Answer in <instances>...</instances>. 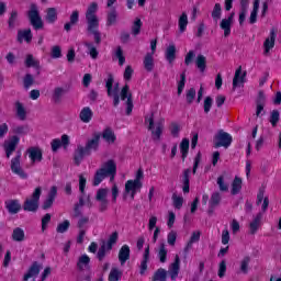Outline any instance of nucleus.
Returning a JSON list of instances; mask_svg holds the SVG:
<instances>
[{"mask_svg":"<svg viewBox=\"0 0 281 281\" xmlns=\"http://www.w3.org/2000/svg\"><path fill=\"white\" fill-rule=\"evenodd\" d=\"M26 153L29 154V158L31 159L32 164H40V161H43V149H41V147H29Z\"/></svg>","mask_w":281,"mask_h":281,"instance_id":"obj_14","label":"nucleus"},{"mask_svg":"<svg viewBox=\"0 0 281 281\" xmlns=\"http://www.w3.org/2000/svg\"><path fill=\"white\" fill-rule=\"evenodd\" d=\"M181 269V259L179 258V255L175 256V261L169 266V276L171 280H177L179 277V270Z\"/></svg>","mask_w":281,"mask_h":281,"instance_id":"obj_19","label":"nucleus"},{"mask_svg":"<svg viewBox=\"0 0 281 281\" xmlns=\"http://www.w3.org/2000/svg\"><path fill=\"white\" fill-rule=\"evenodd\" d=\"M25 41L26 43H32V30L26 29L23 31L18 32V42L23 43Z\"/></svg>","mask_w":281,"mask_h":281,"instance_id":"obj_32","label":"nucleus"},{"mask_svg":"<svg viewBox=\"0 0 281 281\" xmlns=\"http://www.w3.org/2000/svg\"><path fill=\"white\" fill-rule=\"evenodd\" d=\"M27 16L34 30H43V18H41L38 5H36L35 3H31Z\"/></svg>","mask_w":281,"mask_h":281,"instance_id":"obj_5","label":"nucleus"},{"mask_svg":"<svg viewBox=\"0 0 281 281\" xmlns=\"http://www.w3.org/2000/svg\"><path fill=\"white\" fill-rule=\"evenodd\" d=\"M145 124H148V131L151 132V137L154 142H159L161 139V133H164V120L156 123L155 127V113H150V115L145 116Z\"/></svg>","mask_w":281,"mask_h":281,"instance_id":"obj_4","label":"nucleus"},{"mask_svg":"<svg viewBox=\"0 0 281 281\" xmlns=\"http://www.w3.org/2000/svg\"><path fill=\"white\" fill-rule=\"evenodd\" d=\"M12 240L15 243H23V240H25V231L21 227L14 228L12 233Z\"/></svg>","mask_w":281,"mask_h":281,"instance_id":"obj_38","label":"nucleus"},{"mask_svg":"<svg viewBox=\"0 0 281 281\" xmlns=\"http://www.w3.org/2000/svg\"><path fill=\"white\" fill-rule=\"evenodd\" d=\"M249 262H251L250 257H244V259L240 261V272L244 274L249 273Z\"/></svg>","mask_w":281,"mask_h":281,"instance_id":"obj_51","label":"nucleus"},{"mask_svg":"<svg viewBox=\"0 0 281 281\" xmlns=\"http://www.w3.org/2000/svg\"><path fill=\"white\" fill-rule=\"evenodd\" d=\"M240 190H243V179L238 176L235 177V179L232 182V191L231 193L233 195L239 194Z\"/></svg>","mask_w":281,"mask_h":281,"instance_id":"obj_36","label":"nucleus"},{"mask_svg":"<svg viewBox=\"0 0 281 281\" xmlns=\"http://www.w3.org/2000/svg\"><path fill=\"white\" fill-rule=\"evenodd\" d=\"M102 137L101 133H94L92 138H89L86 143V148L88 149L89 154L91 155V150H98L100 148V138Z\"/></svg>","mask_w":281,"mask_h":281,"instance_id":"obj_16","label":"nucleus"},{"mask_svg":"<svg viewBox=\"0 0 281 281\" xmlns=\"http://www.w3.org/2000/svg\"><path fill=\"white\" fill-rule=\"evenodd\" d=\"M266 102H267V98L265 97V92L260 91L257 99V110H256L257 117H260V114L262 113V111H265Z\"/></svg>","mask_w":281,"mask_h":281,"instance_id":"obj_28","label":"nucleus"},{"mask_svg":"<svg viewBox=\"0 0 281 281\" xmlns=\"http://www.w3.org/2000/svg\"><path fill=\"white\" fill-rule=\"evenodd\" d=\"M180 33L183 34L186 32V29L188 27V14L183 12L178 21Z\"/></svg>","mask_w":281,"mask_h":281,"instance_id":"obj_46","label":"nucleus"},{"mask_svg":"<svg viewBox=\"0 0 281 281\" xmlns=\"http://www.w3.org/2000/svg\"><path fill=\"white\" fill-rule=\"evenodd\" d=\"M148 260H150V246H147L145 248L143 261L140 263V276H144V273H146V269H148Z\"/></svg>","mask_w":281,"mask_h":281,"instance_id":"obj_30","label":"nucleus"},{"mask_svg":"<svg viewBox=\"0 0 281 281\" xmlns=\"http://www.w3.org/2000/svg\"><path fill=\"white\" fill-rule=\"evenodd\" d=\"M246 77L247 72H243V67L239 66L238 69L235 71V76L233 78V91H236V88L240 87V85H245Z\"/></svg>","mask_w":281,"mask_h":281,"instance_id":"obj_17","label":"nucleus"},{"mask_svg":"<svg viewBox=\"0 0 281 281\" xmlns=\"http://www.w3.org/2000/svg\"><path fill=\"white\" fill-rule=\"evenodd\" d=\"M15 116L21 122H25L27 120V111L25 110V106L20 101L15 102Z\"/></svg>","mask_w":281,"mask_h":281,"instance_id":"obj_23","label":"nucleus"},{"mask_svg":"<svg viewBox=\"0 0 281 281\" xmlns=\"http://www.w3.org/2000/svg\"><path fill=\"white\" fill-rule=\"evenodd\" d=\"M139 32H142V20L136 18L132 25V34L133 36H137L139 35Z\"/></svg>","mask_w":281,"mask_h":281,"instance_id":"obj_50","label":"nucleus"},{"mask_svg":"<svg viewBox=\"0 0 281 281\" xmlns=\"http://www.w3.org/2000/svg\"><path fill=\"white\" fill-rule=\"evenodd\" d=\"M190 150V139L183 138L180 143V151L182 155V161H186V157H188V153Z\"/></svg>","mask_w":281,"mask_h":281,"instance_id":"obj_40","label":"nucleus"},{"mask_svg":"<svg viewBox=\"0 0 281 281\" xmlns=\"http://www.w3.org/2000/svg\"><path fill=\"white\" fill-rule=\"evenodd\" d=\"M98 3L92 2L86 11L87 32L94 37L95 45L102 43V33H100V18H98Z\"/></svg>","mask_w":281,"mask_h":281,"instance_id":"obj_1","label":"nucleus"},{"mask_svg":"<svg viewBox=\"0 0 281 281\" xmlns=\"http://www.w3.org/2000/svg\"><path fill=\"white\" fill-rule=\"evenodd\" d=\"M222 12H223V9L221 7V3H215L212 11V19L215 21V23H218Z\"/></svg>","mask_w":281,"mask_h":281,"instance_id":"obj_47","label":"nucleus"},{"mask_svg":"<svg viewBox=\"0 0 281 281\" xmlns=\"http://www.w3.org/2000/svg\"><path fill=\"white\" fill-rule=\"evenodd\" d=\"M169 131H170L172 137H179V133L181 132V126H179L178 123H171Z\"/></svg>","mask_w":281,"mask_h":281,"instance_id":"obj_61","label":"nucleus"},{"mask_svg":"<svg viewBox=\"0 0 281 281\" xmlns=\"http://www.w3.org/2000/svg\"><path fill=\"white\" fill-rule=\"evenodd\" d=\"M262 221V213H258L249 224V234L254 236L258 229H260V223Z\"/></svg>","mask_w":281,"mask_h":281,"instance_id":"obj_22","label":"nucleus"},{"mask_svg":"<svg viewBox=\"0 0 281 281\" xmlns=\"http://www.w3.org/2000/svg\"><path fill=\"white\" fill-rule=\"evenodd\" d=\"M190 172H192V170L186 169L182 173V191L184 192V194H188L190 192Z\"/></svg>","mask_w":281,"mask_h":281,"instance_id":"obj_31","label":"nucleus"},{"mask_svg":"<svg viewBox=\"0 0 281 281\" xmlns=\"http://www.w3.org/2000/svg\"><path fill=\"white\" fill-rule=\"evenodd\" d=\"M65 93H67V90L63 87H56L53 90V102H55V104L60 103V101L63 100V95H65Z\"/></svg>","mask_w":281,"mask_h":281,"instance_id":"obj_33","label":"nucleus"},{"mask_svg":"<svg viewBox=\"0 0 281 281\" xmlns=\"http://www.w3.org/2000/svg\"><path fill=\"white\" fill-rule=\"evenodd\" d=\"M212 104H214V100L212 99V97H206L204 99V105H203V109H204V113H210V111L212 110Z\"/></svg>","mask_w":281,"mask_h":281,"instance_id":"obj_62","label":"nucleus"},{"mask_svg":"<svg viewBox=\"0 0 281 281\" xmlns=\"http://www.w3.org/2000/svg\"><path fill=\"white\" fill-rule=\"evenodd\" d=\"M25 65H26V67H35L36 69H38V67H40L38 60L34 59V56H32V55L26 56Z\"/></svg>","mask_w":281,"mask_h":281,"instance_id":"obj_57","label":"nucleus"},{"mask_svg":"<svg viewBox=\"0 0 281 281\" xmlns=\"http://www.w3.org/2000/svg\"><path fill=\"white\" fill-rule=\"evenodd\" d=\"M89 155L91 154L87 147L82 145H77V148L74 153V162L76 164V166H78L79 164H82L85 157H89Z\"/></svg>","mask_w":281,"mask_h":281,"instance_id":"obj_12","label":"nucleus"},{"mask_svg":"<svg viewBox=\"0 0 281 281\" xmlns=\"http://www.w3.org/2000/svg\"><path fill=\"white\" fill-rule=\"evenodd\" d=\"M122 279V271L117 268H112L109 274V281H119Z\"/></svg>","mask_w":281,"mask_h":281,"instance_id":"obj_49","label":"nucleus"},{"mask_svg":"<svg viewBox=\"0 0 281 281\" xmlns=\"http://www.w3.org/2000/svg\"><path fill=\"white\" fill-rule=\"evenodd\" d=\"M221 204V193L213 192L210 200L211 207H217Z\"/></svg>","mask_w":281,"mask_h":281,"instance_id":"obj_52","label":"nucleus"},{"mask_svg":"<svg viewBox=\"0 0 281 281\" xmlns=\"http://www.w3.org/2000/svg\"><path fill=\"white\" fill-rule=\"evenodd\" d=\"M23 85L24 89H30V87L34 85V76H32V74H26L23 78Z\"/></svg>","mask_w":281,"mask_h":281,"instance_id":"obj_59","label":"nucleus"},{"mask_svg":"<svg viewBox=\"0 0 281 281\" xmlns=\"http://www.w3.org/2000/svg\"><path fill=\"white\" fill-rule=\"evenodd\" d=\"M113 75L108 76V80L105 82V87L108 89L109 98H113V106H117L120 104V97H117V90L113 89Z\"/></svg>","mask_w":281,"mask_h":281,"instance_id":"obj_11","label":"nucleus"},{"mask_svg":"<svg viewBox=\"0 0 281 281\" xmlns=\"http://www.w3.org/2000/svg\"><path fill=\"white\" fill-rule=\"evenodd\" d=\"M19 142H21L19 136H11L9 139L4 140L3 148L7 155V159L12 157V154L14 150H16V146H19Z\"/></svg>","mask_w":281,"mask_h":281,"instance_id":"obj_10","label":"nucleus"},{"mask_svg":"<svg viewBox=\"0 0 281 281\" xmlns=\"http://www.w3.org/2000/svg\"><path fill=\"white\" fill-rule=\"evenodd\" d=\"M186 88V72L180 75V81L178 82V95L183 93V89Z\"/></svg>","mask_w":281,"mask_h":281,"instance_id":"obj_63","label":"nucleus"},{"mask_svg":"<svg viewBox=\"0 0 281 281\" xmlns=\"http://www.w3.org/2000/svg\"><path fill=\"white\" fill-rule=\"evenodd\" d=\"M117 238H119L117 232L112 233V235L108 239V243H105V245L108 246V251H111V249H113V245L117 243Z\"/></svg>","mask_w":281,"mask_h":281,"instance_id":"obj_54","label":"nucleus"},{"mask_svg":"<svg viewBox=\"0 0 281 281\" xmlns=\"http://www.w3.org/2000/svg\"><path fill=\"white\" fill-rule=\"evenodd\" d=\"M106 249H109L108 246H106V241H103L102 245H101V247L99 248L98 254H97V258H98L100 261L104 260V258H105V256H106Z\"/></svg>","mask_w":281,"mask_h":281,"instance_id":"obj_56","label":"nucleus"},{"mask_svg":"<svg viewBox=\"0 0 281 281\" xmlns=\"http://www.w3.org/2000/svg\"><path fill=\"white\" fill-rule=\"evenodd\" d=\"M11 172L20 177V179H27V173L21 166V151H18L15 157L11 159Z\"/></svg>","mask_w":281,"mask_h":281,"instance_id":"obj_8","label":"nucleus"},{"mask_svg":"<svg viewBox=\"0 0 281 281\" xmlns=\"http://www.w3.org/2000/svg\"><path fill=\"white\" fill-rule=\"evenodd\" d=\"M58 194V188L53 186L48 192L47 199L44 201L42 209L49 210L54 205V201H56V196Z\"/></svg>","mask_w":281,"mask_h":281,"instance_id":"obj_18","label":"nucleus"},{"mask_svg":"<svg viewBox=\"0 0 281 281\" xmlns=\"http://www.w3.org/2000/svg\"><path fill=\"white\" fill-rule=\"evenodd\" d=\"M117 23V10L115 8H111L108 12L106 16V25L111 27V25H115Z\"/></svg>","mask_w":281,"mask_h":281,"instance_id":"obj_37","label":"nucleus"},{"mask_svg":"<svg viewBox=\"0 0 281 281\" xmlns=\"http://www.w3.org/2000/svg\"><path fill=\"white\" fill-rule=\"evenodd\" d=\"M168 278V271L164 268H159L153 277V281H166Z\"/></svg>","mask_w":281,"mask_h":281,"instance_id":"obj_43","label":"nucleus"},{"mask_svg":"<svg viewBox=\"0 0 281 281\" xmlns=\"http://www.w3.org/2000/svg\"><path fill=\"white\" fill-rule=\"evenodd\" d=\"M158 259L162 265L168 260V249H166V244L161 243L158 248Z\"/></svg>","mask_w":281,"mask_h":281,"instance_id":"obj_39","label":"nucleus"},{"mask_svg":"<svg viewBox=\"0 0 281 281\" xmlns=\"http://www.w3.org/2000/svg\"><path fill=\"white\" fill-rule=\"evenodd\" d=\"M144 69L148 72L153 71L155 69V58L153 57V54L147 53L143 60Z\"/></svg>","mask_w":281,"mask_h":281,"instance_id":"obj_27","label":"nucleus"},{"mask_svg":"<svg viewBox=\"0 0 281 281\" xmlns=\"http://www.w3.org/2000/svg\"><path fill=\"white\" fill-rule=\"evenodd\" d=\"M11 133L15 137H22V136L29 135L30 134V125H27V124H20V125L13 124L11 126Z\"/></svg>","mask_w":281,"mask_h":281,"instance_id":"obj_20","label":"nucleus"},{"mask_svg":"<svg viewBox=\"0 0 281 281\" xmlns=\"http://www.w3.org/2000/svg\"><path fill=\"white\" fill-rule=\"evenodd\" d=\"M5 207L9 214H19V212H21V203H19V200L5 201Z\"/></svg>","mask_w":281,"mask_h":281,"instance_id":"obj_24","label":"nucleus"},{"mask_svg":"<svg viewBox=\"0 0 281 281\" xmlns=\"http://www.w3.org/2000/svg\"><path fill=\"white\" fill-rule=\"evenodd\" d=\"M43 190L41 187H37L32 196L30 199H26L24 204H23V210L25 212H36L38 210V201H41V194Z\"/></svg>","mask_w":281,"mask_h":281,"instance_id":"obj_6","label":"nucleus"},{"mask_svg":"<svg viewBox=\"0 0 281 281\" xmlns=\"http://www.w3.org/2000/svg\"><path fill=\"white\" fill-rule=\"evenodd\" d=\"M83 45H85V47H87L88 53L91 56V58L93 60H95L98 58V55H99L98 48H95V46L91 42H85Z\"/></svg>","mask_w":281,"mask_h":281,"instance_id":"obj_45","label":"nucleus"},{"mask_svg":"<svg viewBox=\"0 0 281 281\" xmlns=\"http://www.w3.org/2000/svg\"><path fill=\"white\" fill-rule=\"evenodd\" d=\"M41 273V266L38 262H33L32 266L29 268L27 272L23 276L22 281H27L30 278H36Z\"/></svg>","mask_w":281,"mask_h":281,"instance_id":"obj_21","label":"nucleus"},{"mask_svg":"<svg viewBox=\"0 0 281 281\" xmlns=\"http://www.w3.org/2000/svg\"><path fill=\"white\" fill-rule=\"evenodd\" d=\"M172 201H173V206H175L177 210H181V207H183V198L177 195V193H173V194H172Z\"/></svg>","mask_w":281,"mask_h":281,"instance_id":"obj_58","label":"nucleus"},{"mask_svg":"<svg viewBox=\"0 0 281 281\" xmlns=\"http://www.w3.org/2000/svg\"><path fill=\"white\" fill-rule=\"evenodd\" d=\"M109 194V189H99L97 191L95 199L100 203V211L104 212L109 205V200L106 199Z\"/></svg>","mask_w":281,"mask_h":281,"instance_id":"obj_15","label":"nucleus"},{"mask_svg":"<svg viewBox=\"0 0 281 281\" xmlns=\"http://www.w3.org/2000/svg\"><path fill=\"white\" fill-rule=\"evenodd\" d=\"M131 258V248L128 245L122 246V248L119 251V260L122 266L126 265V260H130Z\"/></svg>","mask_w":281,"mask_h":281,"instance_id":"obj_25","label":"nucleus"},{"mask_svg":"<svg viewBox=\"0 0 281 281\" xmlns=\"http://www.w3.org/2000/svg\"><path fill=\"white\" fill-rule=\"evenodd\" d=\"M121 100H126V114L131 115L133 113V93H131V89L128 85H125L121 90Z\"/></svg>","mask_w":281,"mask_h":281,"instance_id":"obj_9","label":"nucleus"},{"mask_svg":"<svg viewBox=\"0 0 281 281\" xmlns=\"http://www.w3.org/2000/svg\"><path fill=\"white\" fill-rule=\"evenodd\" d=\"M79 117L81 122H83L85 124H89V122H91L93 117V111H91V108L86 106L81 110Z\"/></svg>","mask_w":281,"mask_h":281,"instance_id":"obj_29","label":"nucleus"},{"mask_svg":"<svg viewBox=\"0 0 281 281\" xmlns=\"http://www.w3.org/2000/svg\"><path fill=\"white\" fill-rule=\"evenodd\" d=\"M269 122H270L271 126H273V128H276L278 126V122H280V111L273 110L270 113Z\"/></svg>","mask_w":281,"mask_h":281,"instance_id":"obj_48","label":"nucleus"},{"mask_svg":"<svg viewBox=\"0 0 281 281\" xmlns=\"http://www.w3.org/2000/svg\"><path fill=\"white\" fill-rule=\"evenodd\" d=\"M103 139L108 142L109 144H114L115 143V133L111 127H106L103 133H102Z\"/></svg>","mask_w":281,"mask_h":281,"instance_id":"obj_41","label":"nucleus"},{"mask_svg":"<svg viewBox=\"0 0 281 281\" xmlns=\"http://www.w3.org/2000/svg\"><path fill=\"white\" fill-rule=\"evenodd\" d=\"M18 19H19V12L12 11L8 21L10 30H14V27H16Z\"/></svg>","mask_w":281,"mask_h":281,"instance_id":"obj_53","label":"nucleus"},{"mask_svg":"<svg viewBox=\"0 0 281 281\" xmlns=\"http://www.w3.org/2000/svg\"><path fill=\"white\" fill-rule=\"evenodd\" d=\"M117 175V164L115 160L110 159L108 161H104L99 169L94 172V177L92 180V186L97 187L100 186L102 180L110 177V181H113L115 179V176Z\"/></svg>","mask_w":281,"mask_h":281,"instance_id":"obj_2","label":"nucleus"},{"mask_svg":"<svg viewBox=\"0 0 281 281\" xmlns=\"http://www.w3.org/2000/svg\"><path fill=\"white\" fill-rule=\"evenodd\" d=\"M276 36H277L276 29H272L270 31L269 36L263 42V56H269L271 49L276 47Z\"/></svg>","mask_w":281,"mask_h":281,"instance_id":"obj_13","label":"nucleus"},{"mask_svg":"<svg viewBox=\"0 0 281 281\" xmlns=\"http://www.w3.org/2000/svg\"><path fill=\"white\" fill-rule=\"evenodd\" d=\"M166 59L168 60V63H170V65H172V63H175V58H177V47L175 46V44H170L165 53Z\"/></svg>","mask_w":281,"mask_h":281,"instance_id":"obj_35","label":"nucleus"},{"mask_svg":"<svg viewBox=\"0 0 281 281\" xmlns=\"http://www.w3.org/2000/svg\"><path fill=\"white\" fill-rule=\"evenodd\" d=\"M45 21L50 24H54L56 21H58V11L56 8H48L46 10Z\"/></svg>","mask_w":281,"mask_h":281,"instance_id":"obj_34","label":"nucleus"},{"mask_svg":"<svg viewBox=\"0 0 281 281\" xmlns=\"http://www.w3.org/2000/svg\"><path fill=\"white\" fill-rule=\"evenodd\" d=\"M186 98H187L188 104H192V102H194V98H196V90L194 88H190L187 91Z\"/></svg>","mask_w":281,"mask_h":281,"instance_id":"obj_60","label":"nucleus"},{"mask_svg":"<svg viewBox=\"0 0 281 281\" xmlns=\"http://www.w3.org/2000/svg\"><path fill=\"white\" fill-rule=\"evenodd\" d=\"M89 224L88 216H81L77 222L78 229H86L85 226Z\"/></svg>","mask_w":281,"mask_h":281,"instance_id":"obj_64","label":"nucleus"},{"mask_svg":"<svg viewBox=\"0 0 281 281\" xmlns=\"http://www.w3.org/2000/svg\"><path fill=\"white\" fill-rule=\"evenodd\" d=\"M220 27L222 30H224V36L225 38H227V36H229V34H232V21L227 20V19H223L221 21Z\"/></svg>","mask_w":281,"mask_h":281,"instance_id":"obj_42","label":"nucleus"},{"mask_svg":"<svg viewBox=\"0 0 281 281\" xmlns=\"http://www.w3.org/2000/svg\"><path fill=\"white\" fill-rule=\"evenodd\" d=\"M232 135L223 130H220L213 139L214 148H229V146H232Z\"/></svg>","mask_w":281,"mask_h":281,"instance_id":"obj_7","label":"nucleus"},{"mask_svg":"<svg viewBox=\"0 0 281 281\" xmlns=\"http://www.w3.org/2000/svg\"><path fill=\"white\" fill-rule=\"evenodd\" d=\"M144 179V170L138 169L136 172V177L134 180H128L125 183V192L123 194V199H126L128 194H131V199H135V194L137 190H142V180Z\"/></svg>","mask_w":281,"mask_h":281,"instance_id":"obj_3","label":"nucleus"},{"mask_svg":"<svg viewBox=\"0 0 281 281\" xmlns=\"http://www.w3.org/2000/svg\"><path fill=\"white\" fill-rule=\"evenodd\" d=\"M195 65L200 71H205V68L207 67V58H205L203 55H198Z\"/></svg>","mask_w":281,"mask_h":281,"instance_id":"obj_44","label":"nucleus"},{"mask_svg":"<svg viewBox=\"0 0 281 281\" xmlns=\"http://www.w3.org/2000/svg\"><path fill=\"white\" fill-rule=\"evenodd\" d=\"M89 262H91V258L87 255H82L79 257V260L77 262V268L79 271H87L90 269Z\"/></svg>","mask_w":281,"mask_h":281,"instance_id":"obj_26","label":"nucleus"},{"mask_svg":"<svg viewBox=\"0 0 281 281\" xmlns=\"http://www.w3.org/2000/svg\"><path fill=\"white\" fill-rule=\"evenodd\" d=\"M217 186L221 192H228L229 190V186L225 183V178L223 176H220L217 178Z\"/></svg>","mask_w":281,"mask_h":281,"instance_id":"obj_55","label":"nucleus"}]
</instances>
